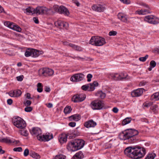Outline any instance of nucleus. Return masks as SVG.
<instances>
[{
  "label": "nucleus",
  "instance_id": "1",
  "mask_svg": "<svg viewBox=\"0 0 159 159\" xmlns=\"http://www.w3.org/2000/svg\"><path fill=\"white\" fill-rule=\"evenodd\" d=\"M124 152L126 156L136 159L143 157L146 153L145 148L136 146L127 147Z\"/></svg>",
  "mask_w": 159,
  "mask_h": 159
},
{
  "label": "nucleus",
  "instance_id": "2",
  "mask_svg": "<svg viewBox=\"0 0 159 159\" xmlns=\"http://www.w3.org/2000/svg\"><path fill=\"white\" fill-rule=\"evenodd\" d=\"M85 142L83 140L76 139L69 142L67 145V148L69 151H75L82 148Z\"/></svg>",
  "mask_w": 159,
  "mask_h": 159
},
{
  "label": "nucleus",
  "instance_id": "3",
  "mask_svg": "<svg viewBox=\"0 0 159 159\" xmlns=\"http://www.w3.org/2000/svg\"><path fill=\"white\" fill-rule=\"evenodd\" d=\"M124 131L129 142L131 143L136 142V139L135 136L139 134V132L137 130L133 129H128Z\"/></svg>",
  "mask_w": 159,
  "mask_h": 159
},
{
  "label": "nucleus",
  "instance_id": "4",
  "mask_svg": "<svg viewBox=\"0 0 159 159\" xmlns=\"http://www.w3.org/2000/svg\"><path fill=\"white\" fill-rule=\"evenodd\" d=\"M106 43L104 38L98 36H92L89 42V44L96 46H102Z\"/></svg>",
  "mask_w": 159,
  "mask_h": 159
},
{
  "label": "nucleus",
  "instance_id": "5",
  "mask_svg": "<svg viewBox=\"0 0 159 159\" xmlns=\"http://www.w3.org/2000/svg\"><path fill=\"white\" fill-rule=\"evenodd\" d=\"M13 125L17 128L23 129L26 127L25 122L21 117H17L12 119Z\"/></svg>",
  "mask_w": 159,
  "mask_h": 159
},
{
  "label": "nucleus",
  "instance_id": "6",
  "mask_svg": "<svg viewBox=\"0 0 159 159\" xmlns=\"http://www.w3.org/2000/svg\"><path fill=\"white\" fill-rule=\"evenodd\" d=\"M38 75L40 76L46 77L51 76L54 73L53 70L48 68H44L40 69L38 70Z\"/></svg>",
  "mask_w": 159,
  "mask_h": 159
},
{
  "label": "nucleus",
  "instance_id": "7",
  "mask_svg": "<svg viewBox=\"0 0 159 159\" xmlns=\"http://www.w3.org/2000/svg\"><path fill=\"white\" fill-rule=\"evenodd\" d=\"M54 10L60 13H62L66 16H68L70 13L68 9L65 7L61 6L55 5L53 7Z\"/></svg>",
  "mask_w": 159,
  "mask_h": 159
},
{
  "label": "nucleus",
  "instance_id": "8",
  "mask_svg": "<svg viewBox=\"0 0 159 159\" xmlns=\"http://www.w3.org/2000/svg\"><path fill=\"white\" fill-rule=\"evenodd\" d=\"M144 20L148 22L155 25L159 23V18L153 15L146 16L144 18Z\"/></svg>",
  "mask_w": 159,
  "mask_h": 159
},
{
  "label": "nucleus",
  "instance_id": "9",
  "mask_svg": "<svg viewBox=\"0 0 159 159\" xmlns=\"http://www.w3.org/2000/svg\"><path fill=\"white\" fill-rule=\"evenodd\" d=\"M90 105L93 110H100L103 107V103L100 100H96L92 101Z\"/></svg>",
  "mask_w": 159,
  "mask_h": 159
},
{
  "label": "nucleus",
  "instance_id": "10",
  "mask_svg": "<svg viewBox=\"0 0 159 159\" xmlns=\"http://www.w3.org/2000/svg\"><path fill=\"white\" fill-rule=\"evenodd\" d=\"M86 95L84 93H78L74 95L72 100L74 102H79L83 101L85 99Z\"/></svg>",
  "mask_w": 159,
  "mask_h": 159
},
{
  "label": "nucleus",
  "instance_id": "11",
  "mask_svg": "<svg viewBox=\"0 0 159 159\" xmlns=\"http://www.w3.org/2000/svg\"><path fill=\"white\" fill-rule=\"evenodd\" d=\"M55 26L60 29L64 28L67 29L68 27V24L67 23L64 22L61 20H58L54 22Z\"/></svg>",
  "mask_w": 159,
  "mask_h": 159
},
{
  "label": "nucleus",
  "instance_id": "12",
  "mask_svg": "<svg viewBox=\"0 0 159 159\" xmlns=\"http://www.w3.org/2000/svg\"><path fill=\"white\" fill-rule=\"evenodd\" d=\"M30 133L33 135H34L37 137V139L39 140V139L41 137L42 132L40 128L38 127L33 128L31 131H30Z\"/></svg>",
  "mask_w": 159,
  "mask_h": 159
},
{
  "label": "nucleus",
  "instance_id": "13",
  "mask_svg": "<svg viewBox=\"0 0 159 159\" xmlns=\"http://www.w3.org/2000/svg\"><path fill=\"white\" fill-rule=\"evenodd\" d=\"M92 8L93 10L95 11L101 12L104 11L106 9V7L104 5L96 4L93 5L92 7Z\"/></svg>",
  "mask_w": 159,
  "mask_h": 159
},
{
  "label": "nucleus",
  "instance_id": "14",
  "mask_svg": "<svg viewBox=\"0 0 159 159\" xmlns=\"http://www.w3.org/2000/svg\"><path fill=\"white\" fill-rule=\"evenodd\" d=\"M84 75L82 73L77 74L74 75L70 78V80L73 82H78L82 80Z\"/></svg>",
  "mask_w": 159,
  "mask_h": 159
},
{
  "label": "nucleus",
  "instance_id": "15",
  "mask_svg": "<svg viewBox=\"0 0 159 159\" xmlns=\"http://www.w3.org/2000/svg\"><path fill=\"white\" fill-rule=\"evenodd\" d=\"M48 11V9L46 7H38L35 9L34 14H43L47 13Z\"/></svg>",
  "mask_w": 159,
  "mask_h": 159
},
{
  "label": "nucleus",
  "instance_id": "16",
  "mask_svg": "<svg viewBox=\"0 0 159 159\" xmlns=\"http://www.w3.org/2000/svg\"><path fill=\"white\" fill-rule=\"evenodd\" d=\"M53 135L52 134L48 133V134H43L41 135V137L39 139V140L41 141H48L53 138Z\"/></svg>",
  "mask_w": 159,
  "mask_h": 159
},
{
  "label": "nucleus",
  "instance_id": "17",
  "mask_svg": "<svg viewBox=\"0 0 159 159\" xmlns=\"http://www.w3.org/2000/svg\"><path fill=\"white\" fill-rule=\"evenodd\" d=\"M117 16L118 18L123 22L127 24L129 22L126 15L122 13H119L117 15Z\"/></svg>",
  "mask_w": 159,
  "mask_h": 159
},
{
  "label": "nucleus",
  "instance_id": "18",
  "mask_svg": "<svg viewBox=\"0 0 159 159\" xmlns=\"http://www.w3.org/2000/svg\"><path fill=\"white\" fill-rule=\"evenodd\" d=\"M143 89H138L132 92L131 95L133 97L139 96L143 93Z\"/></svg>",
  "mask_w": 159,
  "mask_h": 159
},
{
  "label": "nucleus",
  "instance_id": "19",
  "mask_svg": "<svg viewBox=\"0 0 159 159\" xmlns=\"http://www.w3.org/2000/svg\"><path fill=\"white\" fill-rule=\"evenodd\" d=\"M121 76V75L117 73H110L108 75V77L109 78L114 80H121L122 77Z\"/></svg>",
  "mask_w": 159,
  "mask_h": 159
},
{
  "label": "nucleus",
  "instance_id": "20",
  "mask_svg": "<svg viewBox=\"0 0 159 159\" xmlns=\"http://www.w3.org/2000/svg\"><path fill=\"white\" fill-rule=\"evenodd\" d=\"M84 125L86 127L89 128L94 127L97 125V124L93 120H91L84 122Z\"/></svg>",
  "mask_w": 159,
  "mask_h": 159
},
{
  "label": "nucleus",
  "instance_id": "21",
  "mask_svg": "<svg viewBox=\"0 0 159 159\" xmlns=\"http://www.w3.org/2000/svg\"><path fill=\"white\" fill-rule=\"evenodd\" d=\"M31 57H37L40 55L43 54V52L42 51H39L34 49H32Z\"/></svg>",
  "mask_w": 159,
  "mask_h": 159
},
{
  "label": "nucleus",
  "instance_id": "22",
  "mask_svg": "<svg viewBox=\"0 0 159 159\" xmlns=\"http://www.w3.org/2000/svg\"><path fill=\"white\" fill-rule=\"evenodd\" d=\"M67 136L66 134H62L59 135V141L61 144L65 143L67 141Z\"/></svg>",
  "mask_w": 159,
  "mask_h": 159
},
{
  "label": "nucleus",
  "instance_id": "23",
  "mask_svg": "<svg viewBox=\"0 0 159 159\" xmlns=\"http://www.w3.org/2000/svg\"><path fill=\"white\" fill-rule=\"evenodd\" d=\"M21 94V92L20 90H15L10 92V96L17 97L20 96Z\"/></svg>",
  "mask_w": 159,
  "mask_h": 159
},
{
  "label": "nucleus",
  "instance_id": "24",
  "mask_svg": "<svg viewBox=\"0 0 159 159\" xmlns=\"http://www.w3.org/2000/svg\"><path fill=\"white\" fill-rule=\"evenodd\" d=\"M69 118L70 121L73 120L75 121H78L80 119L81 116L79 114H75L70 116Z\"/></svg>",
  "mask_w": 159,
  "mask_h": 159
},
{
  "label": "nucleus",
  "instance_id": "25",
  "mask_svg": "<svg viewBox=\"0 0 159 159\" xmlns=\"http://www.w3.org/2000/svg\"><path fill=\"white\" fill-rule=\"evenodd\" d=\"M88 85L89 86V91H91L94 89L95 87H97L98 86V82L94 81L93 83L89 84Z\"/></svg>",
  "mask_w": 159,
  "mask_h": 159
},
{
  "label": "nucleus",
  "instance_id": "26",
  "mask_svg": "<svg viewBox=\"0 0 159 159\" xmlns=\"http://www.w3.org/2000/svg\"><path fill=\"white\" fill-rule=\"evenodd\" d=\"M74 159H82L84 155L82 152L80 151L76 153L73 156Z\"/></svg>",
  "mask_w": 159,
  "mask_h": 159
},
{
  "label": "nucleus",
  "instance_id": "27",
  "mask_svg": "<svg viewBox=\"0 0 159 159\" xmlns=\"http://www.w3.org/2000/svg\"><path fill=\"white\" fill-rule=\"evenodd\" d=\"M136 13L139 15H144L147 13H151L150 10L148 9H142L140 10H137Z\"/></svg>",
  "mask_w": 159,
  "mask_h": 159
},
{
  "label": "nucleus",
  "instance_id": "28",
  "mask_svg": "<svg viewBox=\"0 0 159 159\" xmlns=\"http://www.w3.org/2000/svg\"><path fill=\"white\" fill-rule=\"evenodd\" d=\"M29 154L31 157L36 159H39L40 158V156L39 154L32 151L30 152Z\"/></svg>",
  "mask_w": 159,
  "mask_h": 159
},
{
  "label": "nucleus",
  "instance_id": "29",
  "mask_svg": "<svg viewBox=\"0 0 159 159\" xmlns=\"http://www.w3.org/2000/svg\"><path fill=\"white\" fill-rule=\"evenodd\" d=\"M119 137L121 140L128 139L124 130L120 133L119 135Z\"/></svg>",
  "mask_w": 159,
  "mask_h": 159
},
{
  "label": "nucleus",
  "instance_id": "30",
  "mask_svg": "<svg viewBox=\"0 0 159 159\" xmlns=\"http://www.w3.org/2000/svg\"><path fill=\"white\" fill-rule=\"evenodd\" d=\"M150 110L153 112L154 113L156 114L158 113V106L157 105L155 104L151 107Z\"/></svg>",
  "mask_w": 159,
  "mask_h": 159
},
{
  "label": "nucleus",
  "instance_id": "31",
  "mask_svg": "<svg viewBox=\"0 0 159 159\" xmlns=\"http://www.w3.org/2000/svg\"><path fill=\"white\" fill-rule=\"evenodd\" d=\"M24 12L26 13L34 14L35 9L31 7H29L28 8L24 10Z\"/></svg>",
  "mask_w": 159,
  "mask_h": 159
},
{
  "label": "nucleus",
  "instance_id": "32",
  "mask_svg": "<svg viewBox=\"0 0 159 159\" xmlns=\"http://www.w3.org/2000/svg\"><path fill=\"white\" fill-rule=\"evenodd\" d=\"M69 46L77 51H81L82 50V48L72 43L69 44Z\"/></svg>",
  "mask_w": 159,
  "mask_h": 159
},
{
  "label": "nucleus",
  "instance_id": "33",
  "mask_svg": "<svg viewBox=\"0 0 159 159\" xmlns=\"http://www.w3.org/2000/svg\"><path fill=\"white\" fill-rule=\"evenodd\" d=\"M151 99L155 101L159 100V92L154 93L151 96Z\"/></svg>",
  "mask_w": 159,
  "mask_h": 159
},
{
  "label": "nucleus",
  "instance_id": "34",
  "mask_svg": "<svg viewBox=\"0 0 159 159\" xmlns=\"http://www.w3.org/2000/svg\"><path fill=\"white\" fill-rule=\"evenodd\" d=\"M131 120V118L130 117H127L124 119L122 122V125H126L129 123Z\"/></svg>",
  "mask_w": 159,
  "mask_h": 159
},
{
  "label": "nucleus",
  "instance_id": "35",
  "mask_svg": "<svg viewBox=\"0 0 159 159\" xmlns=\"http://www.w3.org/2000/svg\"><path fill=\"white\" fill-rule=\"evenodd\" d=\"M32 49V48H28L26 49L25 53V55L26 57H31Z\"/></svg>",
  "mask_w": 159,
  "mask_h": 159
},
{
  "label": "nucleus",
  "instance_id": "36",
  "mask_svg": "<svg viewBox=\"0 0 159 159\" xmlns=\"http://www.w3.org/2000/svg\"><path fill=\"white\" fill-rule=\"evenodd\" d=\"M96 95L102 99L106 97L105 93L101 91H98L96 93Z\"/></svg>",
  "mask_w": 159,
  "mask_h": 159
},
{
  "label": "nucleus",
  "instance_id": "37",
  "mask_svg": "<svg viewBox=\"0 0 159 159\" xmlns=\"http://www.w3.org/2000/svg\"><path fill=\"white\" fill-rule=\"evenodd\" d=\"M14 24V23L8 21H6L4 23V25H5L11 29H12L13 27Z\"/></svg>",
  "mask_w": 159,
  "mask_h": 159
},
{
  "label": "nucleus",
  "instance_id": "38",
  "mask_svg": "<svg viewBox=\"0 0 159 159\" xmlns=\"http://www.w3.org/2000/svg\"><path fill=\"white\" fill-rule=\"evenodd\" d=\"M120 75H121V77H122L121 78V80H127L129 79V77L128 76L126 73H121L119 74Z\"/></svg>",
  "mask_w": 159,
  "mask_h": 159
},
{
  "label": "nucleus",
  "instance_id": "39",
  "mask_svg": "<svg viewBox=\"0 0 159 159\" xmlns=\"http://www.w3.org/2000/svg\"><path fill=\"white\" fill-rule=\"evenodd\" d=\"M156 65V62L154 60H152L150 62V67L148 68V70L151 71L152 70V68L154 67Z\"/></svg>",
  "mask_w": 159,
  "mask_h": 159
},
{
  "label": "nucleus",
  "instance_id": "40",
  "mask_svg": "<svg viewBox=\"0 0 159 159\" xmlns=\"http://www.w3.org/2000/svg\"><path fill=\"white\" fill-rule=\"evenodd\" d=\"M72 111V109L70 106H67L64 108V112L65 114L70 113Z\"/></svg>",
  "mask_w": 159,
  "mask_h": 159
},
{
  "label": "nucleus",
  "instance_id": "41",
  "mask_svg": "<svg viewBox=\"0 0 159 159\" xmlns=\"http://www.w3.org/2000/svg\"><path fill=\"white\" fill-rule=\"evenodd\" d=\"M155 156L156 154L155 153H150L148 155L145 159H154Z\"/></svg>",
  "mask_w": 159,
  "mask_h": 159
},
{
  "label": "nucleus",
  "instance_id": "42",
  "mask_svg": "<svg viewBox=\"0 0 159 159\" xmlns=\"http://www.w3.org/2000/svg\"><path fill=\"white\" fill-rule=\"evenodd\" d=\"M12 29L18 32H20L21 31V28L18 25H16L15 23L13 25V27L12 28Z\"/></svg>",
  "mask_w": 159,
  "mask_h": 159
},
{
  "label": "nucleus",
  "instance_id": "43",
  "mask_svg": "<svg viewBox=\"0 0 159 159\" xmlns=\"http://www.w3.org/2000/svg\"><path fill=\"white\" fill-rule=\"evenodd\" d=\"M19 132L20 134L25 136H27L29 134L27 130H20Z\"/></svg>",
  "mask_w": 159,
  "mask_h": 159
},
{
  "label": "nucleus",
  "instance_id": "44",
  "mask_svg": "<svg viewBox=\"0 0 159 159\" xmlns=\"http://www.w3.org/2000/svg\"><path fill=\"white\" fill-rule=\"evenodd\" d=\"M37 86L38 87L37 89V91L39 93L42 92L43 89L42 84L40 83H38L37 84Z\"/></svg>",
  "mask_w": 159,
  "mask_h": 159
},
{
  "label": "nucleus",
  "instance_id": "45",
  "mask_svg": "<svg viewBox=\"0 0 159 159\" xmlns=\"http://www.w3.org/2000/svg\"><path fill=\"white\" fill-rule=\"evenodd\" d=\"M2 140V142L3 143H12V141L9 139L7 137L3 138Z\"/></svg>",
  "mask_w": 159,
  "mask_h": 159
},
{
  "label": "nucleus",
  "instance_id": "46",
  "mask_svg": "<svg viewBox=\"0 0 159 159\" xmlns=\"http://www.w3.org/2000/svg\"><path fill=\"white\" fill-rule=\"evenodd\" d=\"M66 156L62 154H59L56 155L55 157V159H65Z\"/></svg>",
  "mask_w": 159,
  "mask_h": 159
},
{
  "label": "nucleus",
  "instance_id": "47",
  "mask_svg": "<svg viewBox=\"0 0 159 159\" xmlns=\"http://www.w3.org/2000/svg\"><path fill=\"white\" fill-rule=\"evenodd\" d=\"M152 105V102H145L143 104V105L146 107H148Z\"/></svg>",
  "mask_w": 159,
  "mask_h": 159
},
{
  "label": "nucleus",
  "instance_id": "48",
  "mask_svg": "<svg viewBox=\"0 0 159 159\" xmlns=\"http://www.w3.org/2000/svg\"><path fill=\"white\" fill-rule=\"evenodd\" d=\"M89 86L88 84L84 85H83L81 87V89L84 90L86 91L87 90H89Z\"/></svg>",
  "mask_w": 159,
  "mask_h": 159
},
{
  "label": "nucleus",
  "instance_id": "49",
  "mask_svg": "<svg viewBox=\"0 0 159 159\" xmlns=\"http://www.w3.org/2000/svg\"><path fill=\"white\" fill-rule=\"evenodd\" d=\"M24 104L26 106H30L31 103V102L30 101L27 100L26 101H24Z\"/></svg>",
  "mask_w": 159,
  "mask_h": 159
},
{
  "label": "nucleus",
  "instance_id": "50",
  "mask_svg": "<svg viewBox=\"0 0 159 159\" xmlns=\"http://www.w3.org/2000/svg\"><path fill=\"white\" fill-rule=\"evenodd\" d=\"M13 150L14 151L20 152L22 151V148L20 147L15 148Z\"/></svg>",
  "mask_w": 159,
  "mask_h": 159
},
{
  "label": "nucleus",
  "instance_id": "51",
  "mask_svg": "<svg viewBox=\"0 0 159 159\" xmlns=\"http://www.w3.org/2000/svg\"><path fill=\"white\" fill-rule=\"evenodd\" d=\"M117 34V32L116 31H110L109 33V35L110 36H115Z\"/></svg>",
  "mask_w": 159,
  "mask_h": 159
},
{
  "label": "nucleus",
  "instance_id": "52",
  "mask_svg": "<svg viewBox=\"0 0 159 159\" xmlns=\"http://www.w3.org/2000/svg\"><path fill=\"white\" fill-rule=\"evenodd\" d=\"M32 110V108L31 107H27L25 108V111L27 112H30Z\"/></svg>",
  "mask_w": 159,
  "mask_h": 159
},
{
  "label": "nucleus",
  "instance_id": "53",
  "mask_svg": "<svg viewBox=\"0 0 159 159\" xmlns=\"http://www.w3.org/2000/svg\"><path fill=\"white\" fill-rule=\"evenodd\" d=\"M29 154V150L28 149L26 148L25 149L24 152V155L25 156H27Z\"/></svg>",
  "mask_w": 159,
  "mask_h": 159
},
{
  "label": "nucleus",
  "instance_id": "54",
  "mask_svg": "<svg viewBox=\"0 0 159 159\" xmlns=\"http://www.w3.org/2000/svg\"><path fill=\"white\" fill-rule=\"evenodd\" d=\"M92 77L93 76L91 74H88L87 76L88 81L90 82L91 81V79L92 78Z\"/></svg>",
  "mask_w": 159,
  "mask_h": 159
},
{
  "label": "nucleus",
  "instance_id": "55",
  "mask_svg": "<svg viewBox=\"0 0 159 159\" xmlns=\"http://www.w3.org/2000/svg\"><path fill=\"white\" fill-rule=\"evenodd\" d=\"M23 76L22 75L17 77L16 79L18 81H21L23 80Z\"/></svg>",
  "mask_w": 159,
  "mask_h": 159
},
{
  "label": "nucleus",
  "instance_id": "56",
  "mask_svg": "<svg viewBox=\"0 0 159 159\" xmlns=\"http://www.w3.org/2000/svg\"><path fill=\"white\" fill-rule=\"evenodd\" d=\"M148 55H146L145 57H140L139 58V60H146L148 58Z\"/></svg>",
  "mask_w": 159,
  "mask_h": 159
},
{
  "label": "nucleus",
  "instance_id": "57",
  "mask_svg": "<svg viewBox=\"0 0 159 159\" xmlns=\"http://www.w3.org/2000/svg\"><path fill=\"white\" fill-rule=\"evenodd\" d=\"M75 125L76 123L75 122H71L69 123V125L71 127H75Z\"/></svg>",
  "mask_w": 159,
  "mask_h": 159
},
{
  "label": "nucleus",
  "instance_id": "58",
  "mask_svg": "<svg viewBox=\"0 0 159 159\" xmlns=\"http://www.w3.org/2000/svg\"><path fill=\"white\" fill-rule=\"evenodd\" d=\"M121 2L124 3L129 4V1L128 0H120Z\"/></svg>",
  "mask_w": 159,
  "mask_h": 159
},
{
  "label": "nucleus",
  "instance_id": "59",
  "mask_svg": "<svg viewBox=\"0 0 159 159\" xmlns=\"http://www.w3.org/2000/svg\"><path fill=\"white\" fill-rule=\"evenodd\" d=\"M33 20L34 22L36 24H38L39 23V21L37 17H34L33 18Z\"/></svg>",
  "mask_w": 159,
  "mask_h": 159
},
{
  "label": "nucleus",
  "instance_id": "60",
  "mask_svg": "<svg viewBox=\"0 0 159 159\" xmlns=\"http://www.w3.org/2000/svg\"><path fill=\"white\" fill-rule=\"evenodd\" d=\"M118 110V109L116 107H114L112 110V111L115 113H117Z\"/></svg>",
  "mask_w": 159,
  "mask_h": 159
},
{
  "label": "nucleus",
  "instance_id": "61",
  "mask_svg": "<svg viewBox=\"0 0 159 159\" xmlns=\"http://www.w3.org/2000/svg\"><path fill=\"white\" fill-rule=\"evenodd\" d=\"M44 90L46 92H49L50 91V89L49 87L46 86L44 88Z\"/></svg>",
  "mask_w": 159,
  "mask_h": 159
},
{
  "label": "nucleus",
  "instance_id": "62",
  "mask_svg": "<svg viewBox=\"0 0 159 159\" xmlns=\"http://www.w3.org/2000/svg\"><path fill=\"white\" fill-rule=\"evenodd\" d=\"M46 105L49 108H52L53 106L52 104L50 103H47L46 104Z\"/></svg>",
  "mask_w": 159,
  "mask_h": 159
},
{
  "label": "nucleus",
  "instance_id": "63",
  "mask_svg": "<svg viewBox=\"0 0 159 159\" xmlns=\"http://www.w3.org/2000/svg\"><path fill=\"white\" fill-rule=\"evenodd\" d=\"M26 98L28 99H31L32 98L30 97V94L29 93H27L26 94Z\"/></svg>",
  "mask_w": 159,
  "mask_h": 159
},
{
  "label": "nucleus",
  "instance_id": "64",
  "mask_svg": "<svg viewBox=\"0 0 159 159\" xmlns=\"http://www.w3.org/2000/svg\"><path fill=\"white\" fill-rule=\"evenodd\" d=\"M7 103L9 105H11L12 103V100L11 99H8L7 100Z\"/></svg>",
  "mask_w": 159,
  "mask_h": 159
}]
</instances>
